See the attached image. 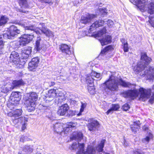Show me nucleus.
<instances>
[{"label":"nucleus","instance_id":"obj_1","mask_svg":"<svg viewBox=\"0 0 154 154\" xmlns=\"http://www.w3.org/2000/svg\"><path fill=\"white\" fill-rule=\"evenodd\" d=\"M83 137V134L81 132H74L73 133L70 139L72 140H75L78 141L73 143L72 144L71 149L75 150L77 152L80 154H95L96 150L99 152L103 150V148L106 140H102L101 143L95 148L92 146H88L86 151H84L85 145L84 143H79V142L81 140Z\"/></svg>","mask_w":154,"mask_h":154},{"label":"nucleus","instance_id":"obj_2","mask_svg":"<svg viewBox=\"0 0 154 154\" xmlns=\"http://www.w3.org/2000/svg\"><path fill=\"white\" fill-rule=\"evenodd\" d=\"M141 61L139 62L136 66L134 68V70L138 73L144 70H146L142 74L140 75L143 77L146 76L147 80H152L154 79V68L148 66V64L151 61L152 59L148 57L146 53H142L141 54Z\"/></svg>","mask_w":154,"mask_h":154},{"label":"nucleus","instance_id":"obj_3","mask_svg":"<svg viewBox=\"0 0 154 154\" xmlns=\"http://www.w3.org/2000/svg\"><path fill=\"white\" fill-rule=\"evenodd\" d=\"M118 82L124 87H130L132 85L130 83L125 82L121 78L118 79L114 74H112L110 76L109 79L102 85L101 87L105 90L108 89L114 91L118 88Z\"/></svg>","mask_w":154,"mask_h":154},{"label":"nucleus","instance_id":"obj_4","mask_svg":"<svg viewBox=\"0 0 154 154\" xmlns=\"http://www.w3.org/2000/svg\"><path fill=\"white\" fill-rule=\"evenodd\" d=\"M139 93L140 94V100L145 101L150 97L151 94V90L150 88H140L138 90L135 89L125 91L122 94L125 97L135 98L138 96Z\"/></svg>","mask_w":154,"mask_h":154},{"label":"nucleus","instance_id":"obj_5","mask_svg":"<svg viewBox=\"0 0 154 154\" xmlns=\"http://www.w3.org/2000/svg\"><path fill=\"white\" fill-rule=\"evenodd\" d=\"M19 24L24 27L25 30L33 31V32H35L37 34H41L43 33L48 37H52L53 35V32L46 27L45 24L43 23H40L39 25L41 26H39L36 29L35 28V27L33 25L28 26L23 22L19 23Z\"/></svg>","mask_w":154,"mask_h":154},{"label":"nucleus","instance_id":"obj_6","mask_svg":"<svg viewBox=\"0 0 154 154\" xmlns=\"http://www.w3.org/2000/svg\"><path fill=\"white\" fill-rule=\"evenodd\" d=\"M134 4L137 5L141 11L148 10V13L150 14L154 13V1L147 4L148 0H129Z\"/></svg>","mask_w":154,"mask_h":154},{"label":"nucleus","instance_id":"obj_7","mask_svg":"<svg viewBox=\"0 0 154 154\" xmlns=\"http://www.w3.org/2000/svg\"><path fill=\"white\" fill-rule=\"evenodd\" d=\"M28 99L25 101V104L27 109L29 112L35 109V101L38 99V95L36 93L32 92L27 94Z\"/></svg>","mask_w":154,"mask_h":154},{"label":"nucleus","instance_id":"obj_8","mask_svg":"<svg viewBox=\"0 0 154 154\" xmlns=\"http://www.w3.org/2000/svg\"><path fill=\"white\" fill-rule=\"evenodd\" d=\"M100 73H97L94 71H92L90 74L87 76L86 79L88 84V90L91 94H93L94 93V88L93 84L94 79L93 77L99 78L100 77Z\"/></svg>","mask_w":154,"mask_h":154},{"label":"nucleus","instance_id":"obj_9","mask_svg":"<svg viewBox=\"0 0 154 154\" xmlns=\"http://www.w3.org/2000/svg\"><path fill=\"white\" fill-rule=\"evenodd\" d=\"M20 32V31L17 28V26L11 25L9 27L8 31L3 34V37L6 38L13 39Z\"/></svg>","mask_w":154,"mask_h":154},{"label":"nucleus","instance_id":"obj_10","mask_svg":"<svg viewBox=\"0 0 154 154\" xmlns=\"http://www.w3.org/2000/svg\"><path fill=\"white\" fill-rule=\"evenodd\" d=\"M33 38L34 35L32 33L22 35L20 37L19 41L20 45L22 46L26 45L31 41Z\"/></svg>","mask_w":154,"mask_h":154},{"label":"nucleus","instance_id":"obj_11","mask_svg":"<svg viewBox=\"0 0 154 154\" xmlns=\"http://www.w3.org/2000/svg\"><path fill=\"white\" fill-rule=\"evenodd\" d=\"M105 22H106L105 21H104L102 20H99L96 21L90 26L89 32L91 33V32L95 30L96 28L103 26Z\"/></svg>","mask_w":154,"mask_h":154},{"label":"nucleus","instance_id":"obj_12","mask_svg":"<svg viewBox=\"0 0 154 154\" xmlns=\"http://www.w3.org/2000/svg\"><path fill=\"white\" fill-rule=\"evenodd\" d=\"M87 126L89 131H93L99 128V123L97 120H93L88 123Z\"/></svg>","mask_w":154,"mask_h":154},{"label":"nucleus","instance_id":"obj_13","mask_svg":"<svg viewBox=\"0 0 154 154\" xmlns=\"http://www.w3.org/2000/svg\"><path fill=\"white\" fill-rule=\"evenodd\" d=\"M39 60L38 57L33 58L32 59L31 61L29 63L28 68L30 70H33L37 67L39 62Z\"/></svg>","mask_w":154,"mask_h":154},{"label":"nucleus","instance_id":"obj_14","mask_svg":"<svg viewBox=\"0 0 154 154\" xmlns=\"http://www.w3.org/2000/svg\"><path fill=\"white\" fill-rule=\"evenodd\" d=\"M58 92V90L54 89L50 90L49 91L48 97H47L46 100V103L49 102V101H52L53 98L56 97Z\"/></svg>","mask_w":154,"mask_h":154},{"label":"nucleus","instance_id":"obj_15","mask_svg":"<svg viewBox=\"0 0 154 154\" xmlns=\"http://www.w3.org/2000/svg\"><path fill=\"white\" fill-rule=\"evenodd\" d=\"M77 125L76 122H69L67 123L66 127L63 128V131L62 133H64L65 134H67L69 132L70 128L75 127Z\"/></svg>","mask_w":154,"mask_h":154},{"label":"nucleus","instance_id":"obj_16","mask_svg":"<svg viewBox=\"0 0 154 154\" xmlns=\"http://www.w3.org/2000/svg\"><path fill=\"white\" fill-rule=\"evenodd\" d=\"M96 17H97V15L89 14L86 17H82L80 22L85 24L90 22L91 20Z\"/></svg>","mask_w":154,"mask_h":154},{"label":"nucleus","instance_id":"obj_17","mask_svg":"<svg viewBox=\"0 0 154 154\" xmlns=\"http://www.w3.org/2000/svg\"><path fill=\"white\" fill-rule=\"evenodd\" d=\"M45 46V44L43 43V41L41 38L40 36L37 37L36 41L35 49L39 51L42 49Z\"/></svg>","mask_w":154,"mask_h":154},{"label":"nucleus","instance_id":"obj_18","mask_svg":"<svg viewBox=\"0 0 154 154\" xmlns=\"http://www.w3.org/2000/svg\"><path fill=\"white\" fill-rule=\"evenodd\" d=\"M69 109V107L67 104H65L60 107L57 113L60 116H63L67 112Z\"/></svg>","mask_w":154,"mask_h":154},{"label":"nucleus","instance_id":"obj_19","mask_svg":"<svg viewBox=\"0 0 154 154\" xmlns=\"http://www.w3.org/2000/svg\"><path fill=\"white\" fill-rule=\"evenodd\" d=\"M60 49L63 53L66 55L69 56L71 55L72 52L70 50V48L69 46L64 44H62L59 47Z\"/></svg>","mask_w":154,"mask_h":154},{"label":"nucleus","instance_id":"obj_20","mask_svg":"<svg viewBox=\"0 0 154 154\" xmlns=\"http://www.w3.org/2000/svg\"><path fill=\"white\" fill-rule=\"evenodd\" d=\"M22 113V110L21 109H17L13 112H10L8 114L9 116H12L13 119H18V117L21 116Z\"/></svg>","mask_w":154,"mask_h":154},{"label":"nucleus","instance_id":"obj_21","mask_svg":"<svg viewBox=\"0 0 154 154\" xmlns=\"http://www.w3.org/2000/svg\"><path fill=\"white\" fill-rule=\"evenodd\" d=\"M10 58L11 60L15 64H19V55L17 52L15 51L12 52L10 55Z\"/></svg>","mask_w":154,"mask_h":154},{"label":"nucleus","instance_id":"obj_22","mask_svg":"<svg viewBox=\"0 0 154 154\" xmlns=\"http://www.w3.org/2000/svg\"><path fill=\"white\" fill-rule=\"evenodd\" d=\"M102 46L106 45L110 43L112 41V37L110 35H107L99 39Z\"/></svg>","mask_w":154,"mask_h":154},{"label":"nucleus","instance_id":"obj_23","mask_svg":"<svg viewBox=\"0 0 154 154\" xmlns=\"http://www.w3.org/2000/svg\"><path fill=\"white\" fill-rule=\"evenodd\" d=\"M63 124L60 123H56L55 124H53L54 130V132L60 134L62 133L63 131Z\"/></svg>","mask_w":154,"mask_h":154},{"label":"nucleus","instance_id":"obj_24","mask_svg":"<svg viewBox=\"0 0 154 154\" xmlns=\"http://www.w3.org/2000/svg\"><path fill=\"white\" fill-rule=\"evenodd\" d=\"M33 150V148L30 146H24L18 154H30Z\"/></svg>","mask_w":154,"mask_h":154},{"label":"nucleus","instance_id":"obj_25","mask_svg":"<svg viewBox=\"0 0 154 154\" xmlns=\"http://www.w3.org/2000/svg\"><path fill=\"white\" fill-rule=\"evenodd\" d=\"M57 94L56 98L57 100V104L60 105L61 104L62 102L66 100V99L64 94L62 92L59 91L58 90V92Z\"/></svg>","mask_w":154,"mask_h":154},{"label":"nucleus","instance_id":"obj_26","mask_svg":"<svg viewBox=\"0 0 154 154\" xmlns=\"http://www.w3.org/2000/svg\"><path fill=\"white\" fill-rule=\"evenodd\" d=\"M14 89V87H12V86L9 84H6L1 87L0 91L3 93L7 94Z\"/></svg>","mask_w":154,"mask_h":154},{"label":"nucleus","instance_id":"obj_27","mask_svg":"<svg viewBox=\"0 0 154 154\" xmlns=\"http://www.w3.org/2000/svg\"><path fill=\"white\" fill-rule=\"evenodd\" d=\"M69 70L70 73L68 74L66 73H63V75L61 76V79H62L63 80H66V79L69 80V77L70 76V74L73 73L75 71V67L74 66L71 67L69 68Z\"/></svg>","mask_w":154,"mask_h":154},{"label":"nucleus","instance_id":"obj_28","mask_svg":"<svg viewBox=\"0 0 154 154\" xmlns=\"http://www.w3.org/2000/svg\"><path fill=\"white\" fill-rule=\"evenodd\" d=\"M140 122L139 121H134V125H131V128L133 132H136L140 127Z\"/></svg>","mask_w":154,"mask_h":154},{"label":"nucleus","instance_id":"obj_29","mask_svg":"<svg viewBox=\"0 0 154 154\" xmlns=\"http://www.w3.org/2000/svg\"><path fill=\"white\" fill-rule=\"evenodd\" d=\"M31 52V48L28 47L25 48L23 51L22 55L23 58H27Z\"/></svg>","mask_w":154,"mask_h":154},{"label":"nucleus","instance_id":"obj_30","mask_svg":"<svg viewBox=\"0 0 154 154\" xmlns=\"http://www.w3.org/2000/svg\"><path fill=\"white\" fill-rule=\"evenodd\" d=\"M120 108V106L118 104H113L112 105V107L109 109L106 112L107 114L110 113H112L113 111H116Z\"/></svg>","mask_w":154,"mask_h":154},{"label":"nucleus","instance_id":"obj_31","mask_svg":"<svg viewBox=\"0 0 154 154\" xmlns=\"http://www.w3.org/2000/svg\"><path fill=\"white\" fill-rule=\"evenodd\" d=\"M3 35H0V54H2L5 52L4 50V42L2 40Z\"/></svg>","mask_w":154,"mask_h":154},{"label":"nucleus","instance_id":"obj_32","mask_svg":"<svg viewBox=\"0 0 154 154\" xmlns=\"http://www.w3.org/2000/svg\"><path fill=\"white\" fill-rule=\"evenodd\" d=\"M24 84V82L22 79L18 80H14L13 82V86H12V87H13L14 88L15 87H19L23 85Z\"/></svg>","mask_w":154,"mask_h":154},{"label":"nucleus","instance_id":"obj_33","mask_svg":"<svg viewBox=\"0 0 154 154\" xmlns=\"http://www.w3.org/2000/svg\"><path fill=\"white\" fill-rule=\"evenodd\" d=\"M8 20L6 16H2L0 17V26H2L6 24Z\"/></svg>","mask_w":154,"mask_h":154},{"label":"nucleus","instance_id":"obj_34","mask_svg":"<svg viewBox=\"0 0 154 154\" xmlns=\"http://www.w3.org/2000/svg\"><path fill=\"white\" fill-rule=\"evenodd\" d=\"M153 137V135L151 133L149 132L148 135H147L146 137L142 140V141L145 143L146 142L148 143L149 142L150 140Z\"/></svg>","mask_w":154,"mask_h":154},{"label":"nucleus","instance_id":"obj_35","mask_svg":"<svg viewBox=\"0 0 154 154\" xmlns=\"http://www.w3.org/2000/svg\"><path fill=\"white\" fill-rule=\"evenodd\" d=\"M106 29L105 28H103L102 30L98 32L97 34H95L96 37H103V35L106 33Z\"/></svg>","mask_w":154,"mask_h":154},{"label":"nucleus","instance_id":"obj_36","mask_svg":"<svg viewBox=\"0 0 154 154\" xmlns=\"http://www.w3.org/2000/svg\"><path fill=\"white\" fill-rule=\"evenodd\" d=\"M20 120H22L23 123V125L22 127V129L23 130H24L26 127V123L27 122V119L25 118H21L20 119Z\"/></svg>","mask_w":154,"mask_h":154},{"label":"nucleus","instance_id":"obj_37","mask_svg":"<svg viewBox=\"0 0 154 154\" xmlns=\"http://www.w3.org/2000/svg\"><path fill=\"white\" fill-rule=\"evenodd\" d=\"M81 104L80 112L78 114V116H79L81 115V113L84 111V109L86 108L87 105V103L85 102L83 103L82 102Z\"/></svg>","mask_w":154,"mask_h":154},{"label":"nucleus","instance_id":"obj_38","mask_svg":"<svg viewBox=\"0 0 154 154\" xmlns=\"http://www.w3.org/2000/svg\"><path fill=\"white\" fill-rule=\"evenodd\" d=\"M10 96H12V97L14 98L16 100L19 101L20 98L19 96V95L17 92H12Z\"/></svg>","mask_w":154,"mask_h":154},{"label":"nucleus","instance_id":"obj_39","mask_svg":"<svg viewBox=\"0 0 154 154\" xmlns=\"http://www.w3.org/2000/svg\"><path fill=\"white\" fill-rule=\"evenodd\" d=\"M19 4L20 6L25 8L27 6L26 0H19Z\"/></svg>","mask_w":154,"mask_h":154},{"label":"nucleus","instance_id":"obj_40","mask_svg":"<svg viewBox=\"0 0 154 154\" xmlns=\"http://www.w3.org/2000/svg\"><path fill=\"white\" fill-rule=\"evenodd\" d=\"M112 49V46L111 45H109L106 47L104 49L103 51H102L101 53L102 54H104L107 51L111 50Z\"/></svg>","mask_w":154,"mask_h":154},{"label":"nucleus","instance_id":"obj_41","mask_svg":"<svg viewBox=\"0 0 154 154\" xmlns=\"http://www.w3.org/2000/svg\"><path fill=\"white\" fill-rule=\"evenodd\" d=\"M17 105V104H16L15 103H13L9 102L8 104V106L11 110H12L15 108Z\"/></svg>","mask_w":154,"mask_h":154},{"label":"nucleus","instance_id":"obj_42","mask_svg":"<svg viewBox=\"0 0 154 154\" xmlns=\"http://www.w3.org/2000/svg\"><path fill=\"white\" fill-rule=\"evenodd\" d=\"M29 140H30V139L28 138L27 136L23 135L21 136L20 141L22 142H24L25 141Z\"/></svg>","mask_w":154,"mask_h":154},{"label":"nucleus","instance_id":"obj_43","mask_svg":"<svg viewBox=\"0 0 154 154\" xmlns=\"http://www.w3.org/2000/svg\"><path fill=\"white\" fill-rule=\"evenodd\" d=\"M130 108V106L127 103H126L122 106V108L123 111H127Z\"/></svg>","mask_w":154,"mask_h":154},{"label":"nucleus","instance_id":"obj_44","mask_svg":"<svg viewBox=\"0 0 154 154\" xmlns=\"http://www.w3.org/2000/svg\"><path fill=\"white\" fill-rule=\"evenodd\" d=\"M10 102L13 103H14L17 104L19 101L17 100L15 98L12 97V96H10Z\"/></svg>","mask_w":154,"mask_h":154},{"label":"nucleus","instance_id":"obj_45","mask_svg":"<svg viewBox=\"0 0 154 154\" xmlns=\"http://www.w3.org/2000/svg\"><path fill=\"white\" fill-rule=\"evenodd\" d=\"M99 10L101 15H104L107 14V10L106 9L100 8Z\"/></svg>","mask_w":154,"mask_h":154},{"label":"nucleus","instance_id":"obj_46","mask_svg":"<svg viewBox=\"0 0 154 154\" xmlns=\"http://www.w3.org/2000/svg\"><path fill=\"white\" fill-rule=\"evenodd\" d=\"M106 22V23L109 27H111L113 24V21L110 20H108Z\"/></svg>","mask_w":154,"mask_h":154},{"label":"nucleus","instance_id":"obj_47","mask_svg":"<svg viewBox=\"0 0 154 154\" xmlns=\"http://www.w3.org/2000/svg\"><path fill=\"white\" fill-rule=\"evenodd\" d=\"M124 51L125 52H128V43L123 45Z\"/></svg>","mask_w":154,"mask_h":154},{"label":"nucleus","instance_id":"obj_48","mask_svg":"<svg viewBox=\"0 0 154 154\" xmlns=\"http://www.w3.org/2000/svg\"><path fill=\"white\" fill-rule=\"evenodd\" d=\"M150 19L149 22L151 23L152 26L154 27V20H153V18L152 17H149Z\"/></svg>","mask_w":154,"mask_h":154},{"label":"nucleus","instance_id":"obj_49","mask_svg":"<svg viewBox=\"0 0 154 154\" xmlns=\"http://www.w3.org/2000/svg\"><path fill=\"white\" fill-rule=\"evenodd\" d=\"M154 100V93H152V95L151 96L150 99H149V102L152 104L153 103Z\"/></svg>","mask_w":154,"mask_h":154},{"label":"nucleus","instance_id":"obj_50","mask_svg":"<svg viewBox=\"0 0 154 154\" xmlns=\"http://www.w3.org/2000/svg\"><path fill=\"white\" fill-rule=\"evenodd\" d=\"M52 0H43L42 3H45L52 4V2H51Z\"/></svg>","mask_w":154,"mask_h":154},{"label":"nucleus","instance_id":"obj_51","mask_svg":"<svg viewBox=\"0 0 154 154\" xmlns=\"http://www.w3.org/2000/svg\"><path fill=\"white\" fill-rule=\"evenodd\" d=\"M49 85L50 86H53L55 85V83L54 82L51 81L50 82H49Z\"/></svg>","mask_w":154,"mask_h":154},{"label":"nucleus","instance_id":"obj_52","mask_svg":"<svg viewBox=\"0 0 154 154\" xmlns=\"http://www.w3.org/2000/svg\"><path fill=\"white\" fill-rule=\"evenodd\" d=\"M121 40L123 45H124L125 44L127 43L125 39H122Z\"/></svg>","mask_w":154,"mask_h":154},{"label":"nucleus","instance_id":"obj_53","mask_svg":"<svg viewBox=\"0 0 154 154\" xmlns=\"http://www.w3.org/2000/svg\"><path fill=\"white\" fill-rule=\"evenodd\" d=\"M143 129L144 131H146L148 129V128L146 126H144L143 127Z\"/></svg>","mask_w":154,"mask_h":154},{"label":"nucleus","instance_id":"obj_54","mask_svg":"<svg viewBox=\"0 0 154 154\" xmlns=\"http://www.w3.org/2000/svg\"><path fill=\"white\" fill-rule=\"evenodd\" d=\"M134 154H144L143 153H140L138 151H136L134 152Z\"/></svg>","mask_w":154,"mask_h":154},{"label":"nucleus","instance_id":"obj_55","mask_svg":"<svg viewBox=\"0 0 154 154\" xmlns=\"http://www.w3.org/2000/svg\"><path fill=\"white\" fill-rule=\"evenodd\" d=\"M20 12H23V13H25V11H23V10H20Z\"/></svg>","mask_w":154,"mask_h":154},{"label":"nucleus","instance_id":"obj_56","mask_svg":"<svg viewBox=\"0 0 154 154\" xmlns=\"http://www.w3.org/2000/svg\"><path fill=\"white\" fill-rule=\"evenodd\" d=\"M152 89L154 90V85L152 87Z\"/></svg>","mask_w":154,"mask_h":154},{"label":"nucleus","instance_id":"obj_57","mask_svg":"<svg viewBox=\"0 0 154 154\" xmlns=\"http://www.w3.org/2000/svg\"><path fill=\"white\" fill-rule=\"evenodd\" d=\"M124 145H125H125L127 146V145H126V144H125V143H124Z\"/></svg>","mask_w":154,"mask_h":154},{"label":"nucleus","instance_id":"obj_58","mask_svg":"<svg viewBox=\"0 0 154 154\" xmlns=\"http://www.w3.org/2000/svg\"><path fill=\"white\" fill-rule=\"evenodd\" d=\"M105 154H109L108 153H106Z\"/></svg>","mask_w":154,"mask_h":154},{"label":"nucleus","instance_id":"obj_59","mask_svg":"<svg viewBox=\"0 0 154 154\" xmlns=\"http://www.w3.org/2000/svg\"><path fill=\"white\" fill-rule=\"evenodd\" d=\"M37 154H40V153H37Z\"/></svg>","mask_w":154,"mask_h":154}]
</instances>
